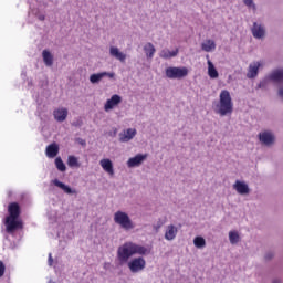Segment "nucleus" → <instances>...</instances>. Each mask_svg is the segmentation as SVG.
Here are the masks:
<instances>
[{
	"label": "nucleus",
	"instance_id": "1",
	"mask_svg": "<svg viewBox=\"0 0 283 283\" xmlns=\"http://www.w3.org/2000/svg\"><path fill=\"white\" fill-rule=\"evenodd\" d=\"M149 249L133 242H127L118 248L117 260L119 264L123 265L127 264V262H129V258H132L133 255H149Z\"/></svg>",
	"mask_w": 283,
	"mask_h": 283
},
{
	"label": "nucleus",
	"instance_id": "2",
	"mask_svg": "<svg viewBox=\"0 0 283 283\" xmlns=\"http://www.w3.org/2000/svg\"><path fill=\"white\" fill-rule=\"evenodd\" d=\"M217 114L220 116H227L228 114H233V102L231 99V93L223 90L219 96V104L217 105Z\"/></svg>",
	"mask_w": 283,
	"mask_h": 283
},
{
	"label": "nucleus",
	"instance_id": "3",
	"mask_svg": "<svg viewBox=\"0 0 283 283\" xmlns=\"http://www.w3.org/2000/svg\"><path fill=\"white\" fill-rule=\"evenodd\" d=\"M114 222L115 224H119L124 231H132V229H135V224L132 221V218H129V214L124 211H117L114 213Z\"/></svg>",
	"mask_w": 283,
	"mask_h": 283
},
{
	"label": "nucleus",
	"instance_id": "4",
	"mask_svg": "<svg viewBox=\"0 0 283 283\" xmlns=\"http://www.w3.org/2000/svg\"><path fill=\"white\" fill-rule=\"evenodd\" d=\"M259 143L264 145V147H275L277 143V137L273 130H264L258 135Z\"/></svg>",
	"mask_w": 283,
	"mask_h": 283
},
{
	"label": "nucleus",
	"instance_id": "5",
	"mask_svg": "<svg viewBox=\"0 0 283 283\" xmlns=\"http://www.w3.org/2000/svg\"><path fill=\"white\" fill-rule=\"evenodd\" d=\"M189 75V69H187L186 66L182 67H178V66H170L166 69V76L167 78H171V80H178L180 81V78H186V76Z\"/></svg>",
	"mask_w": 283,
	"mask_h": 283
},
{
	"label": "nucleus",
	"instance_id": "6",
	"mask_svg": "<svg viewBox=\"0 0 283 283\" xmlns=\"http://www.w3.org/2000/svg\"><path fill=\"white\" fill-rule=\"evenodd\" d=\"M4 227L7 233H14L18 229H23V221L17 218L6 217Z\"/></svg>",
	"mask_w": 283,
	"mask_h": 283
},
{
	"label": "nucleus",
	"instance_id": "7",
	"mask_svg": "<svg viewBox=\"0 0 283 283\" xmlns=\"http://www.w3.org/2000/svg\"><path fill=\"white\" fill-rule=\"evenodd\" d=\"M147 266V261L143 256L135 258L128 262L130 273H140Z\"/></svg>",
	"mask_w": 283,
	"mask_h": 283
},
{
	"label": "nucleus",
	"instance_id": "8",
	"mask_svg": "<svg viewBox=\"0 0 283 283\" xmlns=\"http://www.w3.org/2000/svg\"><path fill=\"white\" fill-rule=\"evenodd\" d=\"M251 33L254 39H264L266 36V28L262 23L254 22Z\"/></svg>",
	"mask_w": 283,
	"mask_h": 283
},
{
	"label": "nucleus",
	"instance_id": "9",
	"mask_svg": "<svg viewBox=\"0 0 283 283\" xmlns=\"http://www.w3.org/2000/svg\"><path fill=\"white\" fill-rule=\"evenodd\" d=\"M120 103H123V97H120V95L118 94H115L109 99L106 101L104 105V109L105 112H109L114 109V107H117V105H120Z\"/></svg>",
	"mask_w": 283,
	"mask_h": 283
},
{
	"label": "nucleus",
	"instance_id": "10",
	"mask_svg": "<svg viewBox=\"0 0 283 283\" xmlns=\"http://www.w3.org/2000/svg\"><path fill=\"white\" fill-rule=\"evenodd\" d=\"M145 160H147V155L137 154L135 157H132L127 160V167L129 169H133L134 167H140Z\"/></svg>",
	"mask_w": 283,
	"mask_h": 283
},
{
	"label": "nucleus",
	"instance_id": "11",
	"mask_svg": "<svg viewBox=\"0 0 283 283\" xmlns=\"http://www.w3.org/2000/svg\"><path fill=\"white\" fill-rule=\"evenodd\" d=\"M233 189H235L237 193L240 196H249V193H251V188H249V185L244 181L237 180L233 184Z\"/></svg>",
	"mask_w": 283,
	"mask_h": 283
},
{
	"label": "nucleus",
	"instance_id": "12",
	"mask_svg": "<svg viewBox=\"0 0 283 283\" xmlns=\"http://www.w3.org/2000/svg\"><path fill=\"white\" fill-rule=\"evenodd\" d=\"M105 76H108V78H114L116 76L115 73H109V72H101V73H94L90 76V82L93 85L98 84L99 81H103Z\"/></svg>",
	"mask_w": 283,
	"mask_h": 283
},
{
	"label": "nucleus",
	"instance_id": "13",
	"mask_svg": "<svg viewBox=\"0 0 283 283\" xmlns=\"http://www.w3.org/2000/svg\"><path fill=\"white\" fill-rule=\"evenodd\" d=\"M260 67H262V63L253 62L248 67L247 78H256L258 74H260Z\"/></svg>",
	"mask_w": 283,
	"mask_h": 283
},
{
	"label": "nucleus",
	"instance_id": "14",
	"mask_svg": "<svg viewBox=\"0 0 283 283\" xmlns=\"http://www.w3.org/2000/svg\"><path fill=\"white\" fill-rule=\"evenodd\" d=\"M52 184L55 187H59V189H62V191H64V193H67V196H74L76 193V189H72V187L63 184L61 180L59 179H53Z\"/></svg>",
	"mask_w": 283,
	"mask_h": 283
},
{
	"label": "nucleus",
	"instance_id": "15",
	"mask_svg": "<svg viewBox=\"0 0 283 283\" xmlns=\"http://www.w3.org/2000/svg\"><path fill=\"white\" fill-rule=\"evenodd\" d=\"M109 54L111 56H113V59L120 61V63H125V61L127 60V54L120 52V50L116 46L109 48Z\"/></svg>",
	"mask_w": 283,
	"mask_h": 283
},
{
	"label": "nucleus",
	"instance_id": "16",
	"mask_svg": "<svg viewBox=\"0 0 283 283\" xmlns=\"http://www.w3.org/2000/svg\"><path fill=\"white\" fill-rule=\"evenodd\" d=\"M268 75L271 83H283V69L271 71Z\"/></svg>",
	"mask_w": 283,
	"mask_h": 283
},
{
	"label": "nucleus",
	"instance_id": "17",
	"mask_svg": "<svg viewBox=\"0 0 283 283\" xmlns=\"http://www.w3.org/2000/svg\"><path fill=\"white\" fill-rule=\"evenodd\" d=\"M9 216L7 218H15L19 219V216H21V207L17 202H12L8 207Z\"/></svg>",
	"mask_w": 283,
	"mask_h": 283
},
{
	"label": "nucleus",
	"instance_id": "18",
	"mask_svg": "<svg viewBox=\"0 0 283 283\" xmlns=\"http://www.w3.org/2000/svg\"><path fill=\"white\" fill-rule=\"evenodd\" d=\"M136 136V129L128 128L126 132L119 133V143H129Z\"/></svg>",
	"mask_w": 283,
	"mask_h": 283
},
{
	"label": "nucleus",
	"instance_id": "19",
	"mask_svg": "<svg viewBox=\"0 0 283 283\" xmlns=\"http://www.w3.org/2000/svg\"><path fill=\"white\" fill-rule=\"evenodd\" d=\"M99 165L106 174H109V176H114V163H112V159H102L99 161Z\"/></svg>",
	"mask_w": 283,
	"mask_h": 283
},
{
	"label": "nucleus",
	"instance_id": "20",
	"mask_svg": "<svg viewBox=\"0 0 283 283\" xmlns=\"http://www.w3.org/2000/svg\"><path fill=\"white\" fill-rule=\"evenodd\" d=\"M53 116L57 123H63L67 118V108H59L53 112Z\"/></svg>",
	"mask_w": 283,
	"mask_h": 283
},
{
	"label": "nucleus",
	"instance_id": "21",
	"mask_svg": "<svg viewBox=\"0 0 283 283\" xmlns=\"http://www.w3.org/2000/svg\"><path fill=\"white\" fill-rule=\"evenodd\" d=\"M178 52H180L179 49H176L174 51H169V49H164L160 51L159 56L160 59L165 60L176 59V56H178Z\"/></svg>",
	"mask_w": 283,
	"mask_h": 283
},
{
	"label": "nucleus",
	"instance_id": "22",
	"mask_svg": "<svg viewBox=\"0 0 283 283\" xmlns=\"http://www.w3.org/2000/svg\"><path fill=\"white\" fill-rule=\"evenodd\" d=\"M45 154L48 158H56L59 156V144L53 143L46 147Z\"/></svg>",
	"mask_w": 283,
	"mask_h": 283
},
{
	"label": "nucleus",
	"instance_id": "23",
	"mask_svg": "<svg viewBox=\"0 0 283 283\" xmlns=\"http://www.w3.org/2000/svg\"><path fill=\"white\" fill-rule=\"evenodd\" d=\"M176 235H178V228H176L174 224L168 226L165 233V239L171 241L176 239Z\"/></svg>",
	"mask_w": 283,
	"mask_h": 283
},
{
	"label": "nucleus",
	"instance_id": "24",
	"mask_svg": "<svg viewBox=\"0 0 283 283\" xmlns=\"http://www.w3.org/2000/svg\"><path fill=\"white\" fill-rule=\"evenodd\" d=\"M42 56H43V61L44 64L46 65V67H52V65H54V56L52 55V53L48 50H44L42 52Z\"/></svg>",
	"mask_w": 283,
	"mask_h": 283
},
{
	"label": "nucleus",
	"instance_id": "25",
	"mask_svg": "<svg viewBox=\"0 0 283 283\" xmlns=\"http://www.w3.org/2000/svg\"><path fill=\"white\" fill-rule=\"evenodd\" d=\"M144 52L147 59H154V54H156V46L153 43L148 42L144 45Z\"/></svg>",
	"mask_w": 283,
	"mask_h": 283
},
{
	"label": "nucleus",
	"instance_id": "26",
	"mask_svg": "<svg viewBox=\"0 0 283 283\" xmlns=\"http://www.w3.org/2000/svg\"><path fill=\"white\" fill-rule=\"evenodd\" d=\"M208 75L210 76V78H218V76H220L218 70L216 69V65H213V62H211V60H208Z\"/></svg>",
	"mask_w": 283,
	"mask_h": 283
},
{
	"label": "nucleus",
	"instance_id": "27",
	"mask_svg": "<svg viewBox=\"0 0 283 283\" xmlns=\"http://www.w3.org/2000/svg\"><path fill=\"white\" fill-rule=\"evenodd\" d=\"M201 50H203V52H211V50H216V42L208 40L206 43L201 44Z\"/></svg>",
	"mask_w": 283,
	"mask_h": 283
},
{
	"label": "nucleus",
	"instance_id": "28",
	"mask_svg": "<svg viewBox=\"0 0 283 283\" xmlns=\"http://www.w3.org/2000/svg\"><path fill=\"white\" fill-rule=\"evenodd\" d=\"M55 167L57 171H67V166H65V163H63V159L61 157L55 158Z\"/></svg>",
	"mask_w": 283,
	"mask_h": 283
},
{
	"label": "nucleus",
	"instance_id": "29",
	"mask_svg": "<svg viewBox=\"0 0 283 283\" xmlns=\"http://www.w3.org/2000/svg\"><path fill=\"white\" fill-rule=\"evenodd\" d=\"M193 244L197 249H205V247H207V241L202 237H196L193 239Z\"/></svg>",
	"mask_w": 283,
	"mask_h": 283
},
{
	"label": "nucleus",
	"instance_id": "30",
	"mask_svg": "<svg viewBox=\"0 0 283 283\" xmlns=\"http://www.w3.org/2000/svg\"><path fill=\"white\" fill-rule=\"evenodd\" d=\"M67 165H69V167H76V168H78V167H81V163H78V158H76V156H74V155H70L69 157H67Z\"/></svg>",
	"mask_w": 283,
	"mask_h": 283
},
{
	"label": "nucleus",
	"instance_id": "31",
	"mask_svg": "<svg viewBox=\"0 0 283 283\" xmlns=\"http://www.w3.org/2000/svg\"><path fill=\"white\" fill-rule=\"evenodd\" d=\"M229 240L230 244H238V242H240V233H238V231H230Z\"/></svg>",
	"mask_w": 283,
	"mask_h": 283
},
{
	"label": "nucleus",
	"instance_id": "32",
	"mask_svg": "<svg viewBox=\"0 0 283 283\" xmlns=\"http://www.w3.org/2000/svg\"><path fill=\"white\" fill-rule=\"evenodd\" d=\"M271 83V78H269V74L264 76L263 80L256 85V90H266V86Z\"/></svg>",
	"mask_w": 283,
	"mask_h": 283
},
{
	"label": "nucleus",
	"instance_id": "33",
	"mask_svg": "<svg viewBox=\"0 0 283 283\" xmlns=\"http://www.w3.org/2000/svg\"><path fill=\"white\" fill-rule=\"evenodd\" d=\"M164 224H165V219H158L157 222L153 226V229H155V232L158 233V231H160Z\"/></svg>",
	"mask_w": 283,
	"mask_h": 283
},
{
	"label": "nucleus",
	"instance_id": "34",
	"mask_svg": "<svg viewBox=\"0 0 283 283\" xmlns=\"http://www.w3.org/2000/svg\"><path fill=\"white\" fill-rule=\"evenodd\" d=\"M243 3L247 6V8H252L254 12L258 10V7L253 0H243Z\"/></svg>",
	"mask_w": 283,
	"mask_h": 283
},
{
	"label": "nucleus",
	"instance_id": "35",
	"mask_svg": "<svg viewBox=\"0 0 283 283\" xmlns=\"http://www.w3.org/2000/svg\"><path fill=\"white\" fill-rule=\"evenodd\" d=\"M274 258H275V253L274 252L269 251V252H266L264 254L265 262H271V260H273Z\"/></svg>",
	"mask_w": 283,
	"mask_h": 283
},
{
	"label": "nucleus",
	"instance_id": "36",
	"mask_svg": "<svg viewBox=\"0 0 283 283\" xmlns=\"http://www.w3.org/2000/svg\"><path fill=\"white\" fill-rule=\"evenodd\" d=\"M6 275V264H3V261H0V277H3Z\"/></svg>",
	"mask_w": 283,
	"mask_h": 283
},
{
	"label": "nucleus",
	"instance_id": "37",
	"mask_svg": "<svg viewBox=\"0 0 283 283\" xmlns=\"http://www.w3.org/2000/svg\"><path fill=\"white\" fill-rule=\"evenodd\" d=\"M76 143H78V145H81L82 147H86L87 146V142H85V139L77 137Z\"/></svg>",
	"mask_w": 283,
	"mask_h": 283
},
{
	"label": "nucleus",
	"instance_id": "38",
	"mask_svg": "<svg viewBox=\"0 0 283 283\" xmlns=\"http://www.w3.org/2000/svg\"><path fill=\"white\" fill-rule=\"evenodd\" d=\"M276 94H277L279 98H280V99L282 101V103H283V85L279 87Z\"/></svg>",
	"mask_w": 283,
	"mask_h": 283
},
{
	"label": "nucleus",
	"instance_id": "39",
	"mask_svg": "<svg viewBox=\"0 0 283 283\" xmlns=\"http://www.w3.org/2000/svg\"><path fill=\"white\" fill-rule=\"evenodd\" d=\"M82 125H83V122H81V120H76V122L72 123L73 127H81Z\"/></svg>",
	"mask_w": 283,
	"mask_h": 283
},
{
	"label": "nucleus",
	"instance_id": "40",
	"mask_svg": "<svg viewBox=\"0 0 283 283\" xmlns=\"http://www.w3.org/2000/svg\"><path fill=\"white\" fill-rule=\"evenodd\" d=\"M54 264V259H52V254H49V266H52Z\"/></svg>",
	"mask_w": 283,
	"mask_h": 283
},
{
	"label": "nucleus",
	"instance_id": "41",
	"mask_svg": "<svg viewBox=\"0 0 283 283\" xmlns=\"http://www.w3.org/2000/svg\"><path fill=\"white\" fill-rule=\"evenodd\" d=\"M272 283H282V280H280V279H273Z\"/></svg>",
	"mask_w": 283,
	"mask_h": 283
},
{
	"label": "nucleus",
	"instance_id": "42",
	"mask_svg": "<svg viewBox=\"0 0 283 283\" xmlns=\"http://www.w3.org/2000/svg\"><path fill=\"white\" fill-rule=\"evenodd\" d=\"M43 19H45V17H40V21H43Z\"/></svg>",
	"mask_w": 283,
	"mask_h": 283
},
{
	"label": "nucleus",
	"instance_id": "43",
	"mask_svg": "<svg viewBox=\"0 0 283 283\" xmlns=\"http://www.w3.org/2000/svg\"><path fill=\"white\" fill-rule=\"evenodd\" d=\"M113 134H116V130Z\"/></svg>",
	"mask_w": 283,
	"mask_h": 283
}]
</instances>
